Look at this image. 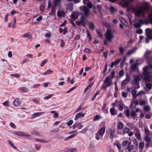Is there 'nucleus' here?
I'll list each match as a JSON object with an SVG mask.
<instances>
[{"instance_id":"obj_1","label":"nucleus","mask_w":152,"mask_h":152,"mask_svg":"<svg viewBox=\"0 0 152 152\" xmlns=\"http://www.w3.org/2000/svg\"><path fill=\"white\" fill-rule=\"evenodd\" d=\"M111 77L108 76L107 77L104 81V83L101 87V89L104 90H107V87L110 86L112 83V81L110 79Z\"/></svg>"},{"instance_id":"obj_2","label":"nucleus","mask_w":152,"mask_h":152,"mask_svg":"<svg viewBox=\"0 0 152 152\" xmlns=\"http://www.w3.org/2000/svg\"><path fill=\"white\" fill-rule=\"evenodd\" d=\"M140 5L141 8H139L138 10H143L144 8L145 10L148 9L150 8V4L148 3H146L145 2H142L140 3ZM128 10H130L129 9ZM130 10H137L134 7L131 5Z\"/></svg>"},{"instance_id":"obj_3","label":"nucleus","mask_w":152,"mask_h":152,"mask_svg":"<svg viewBox=\"0 0 152 152\" xmlns=\"http://www.w3.org/2000/svg\"><path fill=\"white\" fill-rule=\"evenodd\" d=\"M61 0H54L53 1V5L52 6L51 1L50 0L48 1V8L50 9L52 7V10L56 9V7L60 5Z\"/></svg>"},{"instance_id":"obj_4","label":"nucleus","mask_w":152,"mask_h":152,"mask_svg":"<svg viewBox=\"0 0 152 152\" xmlns=\"http://www.w3.org/2000/svg\"><path fill=\"white\" fill-rule=\"evenodd\" d=\"M105 128L102 127L97 131L96 134L95 138L97 140H102L103 134L105 133Z\"/></svg>"},{"instance_id":"obj_5","label":"nucleus","mask_w":152,"mask_h":152,"mask_svg":"<svg viewBox=\"0 0 152 152\" xmlns=\"http://www.w3.org/2000/svg\"><path fill=\"white\" fill-rule=\"evenodd\" d=\"M130 10H127V12H128L126 14L127 16H128L129 19H131L132 17V15L129 13V11ZM133 11V12L134 13V15L138 17L141 14L144 12V10H132Z\"/></svg>"},{"instance_id":"obj_6","label":"nucleus","mask_w":152,"mask_h":152,"mask_svg":"<svg viewBox=\"0 0 152 152\" xmlns=\"http://www.w3.org/2000/svg\"><path fill=\"white\" fill-rule=\"evenodd\" d=\"M122 2L120 3V5L123 7H127L128 8L130 7L131 5H129V4L133 0H122Z\"/></svg>"},{"instance_id":"obj_7","label":"nucleus","mask_w":152,"mask_h":152,"mask_svg":"<svg viewBox=\"0 0 152 152\" xmlns=\"http://www.w3.org/2000/svg\"><path fill=\"white\" fill-rule=\"evenodd\" d=\"M105 35L106 39L110 41H111L112 39L114 37V36L112 34L110 30L109 29H107Z\"/></svg>"},{"instance_id":"obj_8","label":"nucleus","mask_w":152,"mask_h":152,"mask_svg":"<svg viewBox=\"0 0 152 152\" xmlns=\"http://www.w3.org/2000/svg\"><path fill=\"white\" fill-rule=\"evenodd\" d=\"M81 15H83L81 12L76 11L72 12V14L71 15V16L75 20L78 18V16Z\"/></svg>"},{"instance_id":"obj_9","label":"nucleus","mask_w":152,"mask_h":152,"mask_svg":"<svg viewBox=\"0 0 152 152\" xmlns=\"http://www.w3.org/2000/svg\"><path fill=\"white\" fill-rule=\"evenodd\" d=\"M134 148V145L131 143H130L125 148L126 152H131Z\"/></svg>"},{"instance_id":"obj_10","label":"nucleus","mask_w":152,"mask_h":152,"mask_svg":"<svg viewBox=\"0 0 152 152\" xmlns=\"http://www.w3.org/2000/svg\"><path fill=\"white\" fill-rule=\"evenodd\" d=\"M126 78L121 82V85L122 86L125 85L126 84H127L131 80V77L129 76L127 74H126Z\"/></svg>"},{"instance_id":"obj_11","label":"nucleus","mask_w":152,"mask_h":152,"mask_svg":"<svg viewBox=\"0 0 152 152\" xmlns=\"http://www.w3.org/2000/svg\"><path fill=\"white\" fill-rule=\"evenodd\" d=\"M146 34L147 37H148V38L150 39H152V31L149 28H147L145 29Z\"/></svg>"},{"instance_id":"obj_12","label":"nucleus","mask_w":152,"mask_h":152,"mask_svg":"<svg viewBox=\"0 0 152 152\" xmlns=\"http://www.w3.org/2000/svg\"><path fill=\"white\" fill-rule=\"evenodd\" d=\"M15 134L18 136L21 137L25 136L29 137H31V136L30 134L23 132H17L15 133Z\"/></svg>"},{"instance_id":"obj_13","label":"nucleus","mask_w":152,"mask_h":152,"mask_svg":"<svg viewBox=\"0 0 152 152\" xmlns=\"http://www.w3.org/2000/svg\"><path fill=\"white\" fill-rule=\"evenodd\" d=\"M143 92L144 91H139L138 93V94L136 95V91L134 90H133L132 91V95L133 97V98H136L137 96L140 95L141 93L142 94H143Z\"/></svg>"},{"instance_id":"obj_14","label":"nucleus","mask_w":152,"mask_h":152,"mask_svg":"<svg viewBox=\"0 0 152 152\" xmlns=\"http://www.w3.org/2000/svg\"><path fill=\"white\" fill-rule=\"evenodd\" d=\"M150 72L148 71H144L143 72V74L145 76L144 79L145 80H149L150 75Z\"/></svg>"},{"instance_id":"obj_15","label":"nucleus","mask_w":152,"mask_h":152,"mask_svg":"<svg viewBox=\"0 0 152 152\" xmlns=\"http://www.w3.org/2000/svg\"><path fill=\"white\" fill-rule=\"evenodd\" d=\"M86 21L87 22V20L85 18L84 16L82 15L80 18V21L84 27L85 26Z\"/></svg>"},{"instance_id":"obj_16","label":"nucleus","mask_w":152,"mask_h":152,"mask_svg":"<svg viewBox=\"0 0 152 152\" xmlns=\"http://www.w3.org/2000/svg\"><path fill=\"white\" fill-rule=\"evenodd\" d=\"M140 80V77L138 76H136L134 79L132 80L133 84L134 85H137L139 83V81Z\"/></svg>"},{"instance_id":"obj_17","label":"nucleus","mask_w":152,"mask_h":152,"mask_svg":"<svg viewBox=\"0 0 152 152\" xmlns=\"http://www.w3.org/2000/svg\"><path fill=\"white\" fill-rule=\"evenodd\" d=\"M83 3L86 4L87 6L90 9H91L92 6L91 3L88 0H83Z\"/></svg>"},{"instance_id":"obj_18","label":"nucleus","mask_w":152,"mask_h":152,"mask_svg":"<svg viewBox=\"0 0 152 152\" xmlns=\"http://www.w3.org/2000/svg\"><path fill=\"white\" fill-rule=\"evenodd\" d=\"M152 51L151 50H147L144 54V56L146 58H148L149 55L151 54Z\"/></svg>"},{"instance_id":"obj_19","label":"nucleus","mask_w":152,"mask_h":152,"mask_svg":"<svg viewBox=\"0 0 152 152\" xmlns=\"http://www.w3.org/2000/svg\"><path fill=\"white\" fill-rule=\"evenodd\" d=\"M20 103V102L19 99L17 98L14 101L13 104L14 106H16L19 105Z\"/></svg>"},{"instance_id":"obj_20","label":"nucleus","mask_w":152,"mask_h":152,"mask_svg":"<svg viewBox=\"0 0 152 152\" xmlns=\"http://www.w3.org/2000/svg\"><path fill=\"white\" fill-rule=\"evenodd\" d=\"M65 15L64 12L63 11V10L60 11L59 10L57 12V15L58 17H61Z\"/></svg>"},{"instance_id":"obj_21","label":"nucleus","mask_w":152,"mask_h":152,"mask_svg":"<svg viewBox=\"0 0 152 152\" xmlns=\"http://www.w3.org/2000/svg\"><path fill=\"white\" fill-rule=\"evenodd\" d=\"M131 142L128 140L123 141L122 143V146L124 147L126 146H127Z\"/></svg>"},{"instance_id":"obj_22","label":"nucleus","mask_w":152,"mask_h":152,"mask_svg":"<svg viewBox=\"0 0 152 152\" xmlns=\"http://www.w3.org/2000/svg\"><path fill=\"white\" fill-rule=\"evenodd\" d=\"M19 90L21 91V92L23 93H25L28 91V89L25 87H22L20 88Z\"/></svg>"},{"instance_id":"obj_23","label":"nucleus","mask_w":152,"mask_h":152,"mask_svg":"<svg viewBox=\"0 0 152 152\" xmlns=\"http://www.w3.org/2000/svg\"><path fill=\"white\" fill-rule=\"evenodd\" d=\"M85 115V114H82L81 113H80L77 114L76 116L75 117V120H76L78 118H80L81 117H83Z\"/></svg>"},{"instance_id":"obj_24","label":"nucleus","mask_w":152,"mask_h":152,"mask_svg":"<svg viewBox=\"0 0 152 152\" xmlns=\"http://www.w3.org/2000/svg\"><path fill=\"white\" fill-rule=\"evenodd\" d=\"M108 131H109L110 134V138L111 139H113V136L114 134V132L113 131H112V129L111 128L109 129H108Z\"/></svg>"},{"instance_id":"obj_25","label":"nucleus","mask_w":152,"mask_h":152,"mask_svg":"<svg viewBox=\"0 0 152 152\" xmlns=\"http://www.w3.org/2000/svg\"><path fill=\"white\" fill-rule=\"evenodd\" d=\"M22 37L25 38L29 37V39L31 38L32 36L29 32L27 33L22 36Z\"/></svg>"},{"instance_id":"obj_26","label":"nucleus","mask_w":152,"mask_h":152,"mask_svg":"<svg viewBox=\"0 0 152 152\" xmlns=\"http://www.w3.org/2000/svg\"><path fill=\"white\" fill-rule=\"evenodd\" d=\"M129 129L127 127H125L123 130V134L124 135L128 133Z\"/></svg>"},{"instance_id":"obj_27","label":"nucleus","mask_w":152,"mask_h":152,"mask_svg":"<svg viewBox=\"0 0 152 152\" xmlns=\"http://www.w3.org/2000/svg\"><path fill=\"white\" fill-rule=\"evenodd\" d=\"M123 127L124 124L122 122H118V124L117 127L119 129H122L123 128Z\"/></svg>"},{"instance_id":"obj_28","label":"nucleus","mask_w":152,"mask_h":152,"mask_svg":"<svg viewBox=\"0 0 152 152\" xmlns=\"http://www.w3.org/2000/svg\"><path fill=\"white\" fill-rule=\"evenodd\" d=\"M88 25L89 28L90 29L93 30L95 28V26L94 23L92 22H89L88 23Z\"/></svg>"},{"instance_id":"obj_29","label":"nucleus","mask_w":152,"mask_h":152,"mask_svg":"<svg viewBox=\"0 0 152 152\" xmlns=\"http://www.w3.org/2000/svg\"><path fill=\"white\" fill-rule=\"evenodd\" d=\"M145 145L144 143L143 142H140L139 143V148L140 149H143Z\"/></svg>"},{"instance_id":"obj_30","label":"nucleus","mask_w":152,"mask_h":152,"mask_svg":"<svg viewBox=\"0 0 152 152\" xmlns=\"http://www.w3.org/2000/svg\"><path fill=\"white\" fill-rule=\"evenodd\" d=\"M135 136L137 139H139L141 138L140 133L139 132V130L138 129H137V131L135 134Z\"/></svg>"},{"instance_id":"obj_31","label":"nucleus","mask_w":152,"mask_h":152,"mask_svg":"<svg viewBox=\"0 0 152 152\" xmlns=\"http://www.w3.org/2000/svg\"><path fill=\"white\" fill-rule=\"evenodd\" d=\"M102 117L101 116L96 115L93 119V121H96L99 120L100 118Z\"/></svg>"},{"instance_id":"obj_32","label":"nucleus","mask_w":152,"mask_h":152,"mask_svg":"<svg viewBox=\"0 0 152 152\" xmlns=\"http://www.w3.org/2000/svg\"><path fill=\"white\" fill-rule=\"evenodd\" d=\"M136 49H132V50H129L127 53V55H130L132 54V53H134Z\"/></svg>"},{"instance_id":"obj_33","label":"nucleus","mask_w":152,"mask_h":152,"mask_svg":"<svg viewBox=\"0 0 152 152\" xmlns=\"http://www.w3.org/2000/svg\"><path fill=\"white\" fill-rule=\"evenodd\" d=\"M42 113H40V112L34 113L33 115V116H32V118H34L35 117H37L40 115H41Z\"/></svg>"},{"instance_id":"obj_34","label":"nucleus","mask_w":152,"mask_h":152,"mask_svg":"<svg viewBox=\"0 0 152 152\" xmlns=\"http://www.w3.org/2000/svg\"><path fill=\"white\" fill-rule=\"evenodd\" d=\"M134 26L136 28H139L141 26V24L139 23H134Z\"/></svg>"},{"instance_id":"obj_35","label":"nucleus","mask_w":152,"mask_h":152,"mask_svg":"<svg viewBox=\"0 0 152 152\" xmlns=\"http://www.w3.org/2000/svg\"><path fill=\"white\" fill-rule=\"evenodd\" d=\"M87 34V37L89 38V40H90L92 38V37L91 36V34L89 32L88 30L86 31Z\"/></svg>"},{"instance_id":"obj_36","label":"nucleus","mask_w":152,"mask_h":152,"mask_svg":"<svg viewBox=\"0 0 152 152\" xmlns=\"http://www.w3.org/2000/svg\"><path fill=\"white\" fill-rule=\"evenodd\" d=\"M76 136V134H74L72 135H70V136H69L68 137H66L65 139V140H68L74 137H75Z\"/></svg>"},{"instance_id":"obj_37","label":"nucleus","mask_w":152,"mask_h":152,"mask_svg":"<svg viewBox=\"0 0 152 152\" xmlns=\"http://www.w3.org/2000/svg\"><path fill=\"white\" fill-rule=\"evenodd\" d=\"M119 49L120 51V53L121 55H123L124 52V48L121 47H119Z\"/></svg>"},{"instance_id":"obj_38","label":"nucleus","mask_w":152,"mask_h":152,"mask_svg":"<svg viewBox=\"0 0 152 152\" xmlns=\"http://www.w3.org/2000/svg\"><path fill=\"white\" fill-rule=\"evenodd\" d=\"M110 112L112 115H115L116 114L115 113V110L113 108H112L110 109Z\"/></svg>"},{"instance_id":"obj_39","label":"nucleus","mask_w":152,"mask_h":152,"mask_svg":"<svg viewBox=\"0 0 152 152\" xmlns=\"http://www.w3.org/2000/svg\"><path fill=\"white\" fill-rule=\"evenodd\" d=\"M77 128L78 129H80L83 127V126L81 125V122L77 124Z\"/></svg>"},{"instance_id":"obj_40","label":"nucleus","mask_w":152,"mask_h":152,"mask_svg":"<svg viewBox=\"0 0 152 152\" xmlns=\"http://www.w3.org/2000/svg\"><path fill=\"white\" fill-rule=\"evenodd\" d=\"M145 140L147 142H149L151 141V139L148 136V135H147L145 137Z\"/></svg>"},{"instance_id":"obj_41","label":"nucleus","mask_w":152,"mask_h":152,"mask_svg":"<svg viewBox=\"0 0 152 152\" xmlns=\"http://www.w3.org/2000/svg\"><path fill=\"white\" fill-rule=\"evenodd\" d=\"M36 141H39V142H42L43 143H46L48 142V141L45 140H40L38 139H35Z\"/></svg>"},{"instance_id":"obj_42","label":"nucleus","mask_w":152,"mask_h":152,"mask_svg":"<svg viewBox=\"0 0 152 152\" xmlns=\"http://www.w3.org/2000/svg\"><path fill=\"white\" fill-rule=\"evenodd\" d=\"M121 60V58H118L116 59L115 61L113 63L115 64V65H117L120 62Z\"/></svg>"},{"instance_id":"obj_43","label":"nucleus","mask_w":152,"mask_h":152,"mask_svg":"<svg viewBox=\"0 0 152 152\" xmlns=\"http://www.w3.org/2000/svg\"><path fill=\"white\" fill-rule=\"evenodd\" d=\"M53 72V71L51 70H48L45 72L44 73V75H46L48 74H50Z\"/></svg>"},{"instance_id":"obj_44","label":"nucleus","mask_w":152,"mask_h":152,"mask_svg":"<svg viewBox=\"0 0 152 152\" xmlns=\"http://www.w3.org/2000/svg\"><path fill=\"white\" fill-rule=\"evenodd\" d=\"M119 110L120 111H122L123 110L124 108V104H119L118 105Z\"/></svg>"},{"instance_id":"obj_45","label":"nucleus","mask_w":152,"mask_h":152,"mask_svg":"<svg viewBox=\"0 0 152 152\" xmlns=\"http://www.w3.org/2000/svg\"><path fill=\"white\" fill-rule=\"evenodd\" d=\"M31 134L34 135H35L36 136H40V134L39 133L36 131H33L31 132Z\"/></svg>"},{"instance_id":"obj_46","label":"nucleus","mask_w":152,"mask_h":152,"mask_svg":"<svg viewBox=\"0 0 152 152\" xmlns=\"http://www.w3.org/2000/svg\"><path fill=\"white\" fill-rule=\"evenodd\" d=\"M125 113L126 116L127 117V118H129L130 112L129 110L128 109H126Z\"/></svg>"},{"instance_id":"obj_47","label":"nucleus","mask_w":152,"mask_h":152,"mask_svg":"<svg viewBox=\"0 0 152 152\" xmlns=\"http://www.w3.org/2000/svg\"><path fill=\"white\" fill-rule=\"evenodd\" d=\"M93 84H90L87 87H86L84 90V93H86L87 91H88V88H90L92 86Z\"/></svg>"},{"instance_id":"obj_48","label":"nucleus","mask_w":152,"mask_h":152,"mask_svg":"<svg viewBox=\"0 0 152 152\" xmlns=\"http://www.w3.org/2000/svg\"><path fill=\"white\" fill-rule=\"evenodd\" d=\"M143 109L146 111H148L150 110V107L149 106H145L144 107Z\"/></svg>"},{"instance_id":"obj_49","label":"nucleus","mask_w":152,"mask_h":152,"mask_svg":"<svg viewBox=\"0 0 152 152\" xmlns=\"http://www.w3.org/2000/svg\"><path fill=\"white\" fill-rule=\"evenodd\" d=\"M138 22L141 24V25H142L144 24L145 23V20L142 19L139 20H138Z\"/></svg>"},{"instance_id":"obj_50","label":"nucleus","mask_w":152,"mask_h":152,"mask_svg":"<svg viewBox=\"0 0 152 152\" xmlns=\"http://www.w3.org/2000/svg\"><path fill=\"white\" fill-rule=\"evenodd\" d=\"M10 75L11 76L17 78H19L20 76V75L18 74H11Z\"/></svg>"},{"instance_id":"obj_51","label":"nucleus","mask_w":152,"mask_h":152,"mask_svg":"<svg viewBox=\"0 0 152 152\" xmlns=\"http://www.w3.org/2000/svg\"><path fill=\"white\" fill-rule=\"evenodd\" d=\"M45 37L46 38H50L51 37V35L50 33H46L45 35Z\"/></svg>"},{"instance_id":"obj_52","label":"nucleus","mask_w":152,"mask_h":152,"mask_svg":"<svg viewBox=\"0 0 152 152\" xmlns=\"http://www.w3.org/2000/svg\"><path fill=\"white\" fill-rule=\"evenodd\" d=\"M136 33L139 34H141L142 33V31L141 28L138 29L136 31Z\"/></svg>"},{"instance_id":"obj_53","label":"nucleus","mask_w":152,"mask_h":152,"mask_svg":"<svg viewBox=\"0 0 152 152\" xmlns=\"http://www.w3.org/2000/svg\"><path fill=\"white\" fill-rule=\"evenodd\" d=\"M131 115L132 117H134L135 116H136L137 115L136 114L135 112L134 111H132L131 113Z\"/></svg>"},{"instance_id":"obj_54","label":"nucleus","mask_w":152,"mask_h":152,"mask_svg":"<svg viewBox=\"0 0 152 152\" xmlns=\"http://www.w3.org/2000/svg\"><path fill=\"white\" fill-rule=\"evenodd\" d=\"M124 74V72L123 70H120L119 72V74L121 77L123 76Z\"/></svg>"},{"instance_id":"obj_55","label":"nucleus","mask_w":152,"mask_h":152,"mask_svg":"<svg viewBox=\"0 0 152 152\" xmlns=\"http://www.w3.org/2000/svg\"><path fill=\"white\" fill-rule=\"evenodd\" d=\"M53 96V95L52 94H51L48 96L45 97H44V99H48L49 98H51Z\"/></svg>"},{"instance_id":"obj_56","label":"nucleus","mask_w":152,"mask_h":152,"mask_svg":"<svg viewBox=\"0 0 152 152\" xmlns=\"http://www.w3.org/2000/svg\"><path fill=\"white\" fill-rule=\"evenodd\" d=\"M96 31L98 35V36H99L101 38H102L103 37V36L102 34L98 30H96Z\"/></svg>"},{"instance_id":"obj_57","label":"nucleus","mask_w":152,"mask_h":152,"mask_svg":"<svg viewBox=\"0 0 152 152\" xmlns=\"http://www.w3.org/2000/svg\"><path fill=\"white\" fill-rule=\"evenodd\" d=\"M73 123V120H70L67 122V125L68 126H70Z\"/></svg>"},{"instance_id":"obj_58","label":"nucleus","mask_w":152,"mask_h":152,"mask_svg":"<svg viewBox=\"0 0 152 152\" xmlns=\"http://www.w3.org/2000/svg\"><path fill=\"white\" fill-rule=\"evenodd\" d=\"M127 94H128L127 93H126L124 92H122V96L123 97L126 98L127 97V96H128Z\"/></svg>"},{"instance_id":"obj_59","label":"nucleus","mask_w":152,"mask_h":152,"mask_svg":"<svg viewBox=\"0 0 152 152\" xmlns=\"http://www.w3.org/2000/svg\"><path fill=\"white\" fill-rule=\"evenodd\" d=\"M59 131V129L58 128H57L54 129H53L51 131V133H57Z\"/></svg>"},{"instance_id":"obj_60","label":"nucleus","mask_w":152,"mask_h":152,"mask_svg":"<svg viewBox=\"0 0 152 152\" xmlns=\"http://www.w3.org/2000/svg\"><path fill=\"white\" fill-rule=\"evenodd\" d=\"M115 71L114 70L112 71L111 72V74H110L111 77L112 78H113L115 77Z\"/></svg>"},{"instance_id":"obj_61","label":"nucleus","mask_w":152,"mask_h":152,"mask_svg":"<svg viewBox=\"0 0 152 152\" xmlns=\"http://www.w3.org/2000/svg\"><path fill=\"white\" fill-rule=\"evenodd\" d=\"M146 86L149 89H151L152 88V85L150 83L147 84Z\"/></svg>"},{"instance_id":"obj_62","label":"nucleus","mask_w":152,"mask_h":152,"mask_svg":"<svg viewBox=\"0 0 152 152\" xmlns=\"http://www.w3.org/2000/svg\"><path fill=\"white\" fill-rule=\"evenodd\" d=\"M120 20L122 23H124L126 22V20L123 18H120Z\"/></svg>"},{"instance_id":"obj_63","label":"nucleus","mask_w":152,"mask_h":152,"mask_svg":"<svg viewBox=\"0 0 152 152\" xmlns=\"http://www.w3.org/2000/svg\"><path fill=\"white\" fill-rule=\"evenodd\" d=\"M47 60L45 59V60H44L42 62L41 64V66H43L45 64V63L47 62Z\"/></svg>"},{"instance_id":"obj_64","label":"nucleus","mask_w":152,"mask_h":152,"mask_svg":"<svg viewBox=\"0 0 152 152\" xmlns=\"http://www.w3.org/2000/svg\"><path fill=\"white\" fill-rule=\"evenodd\" d=\"M81 108V105L79 107H78L76 110L75 111V112L76 113L80 111Z\"/></svg>"}]
</instances>
